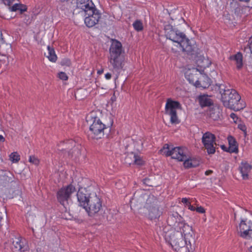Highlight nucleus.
<instances>
[{
	"label": "nucleus",
	"instance_id": "nucleus-61",
	"mask_svg": "<svg viewBox=\"0 0 252 252\" xmlns=\"http://www.w3.org/2000/svg\"><path fill=\"white\" fill-rule=\"evenodd\" d=\"M102 71H103L102 70H101V71L98 70L97 73L100 74H101L102 72Z\"/></svg>",
	"mask_w": 252,
	"mask_h": 252
},
{
	"label": "nucleus",
	"instance_id": "nucleus-38",
	"mask_svg": "<svg viewBox=\"0 0 252 252\" xmlns=\"http://www.w3.org/2000/svg\"><path fill=\"white\" fill-rule=\"evenodd\" d=\"M183 161H184V165L186 168L195 167V164L192 165L191 159H189L187 155H186V158Z\"/></svg>",
	"mask_w": 252,
	"mask_h": 252
},
{
	"label": "nucleus",
	"instance_id": "nucleus-35",
	"mask_svg": "<svg viewBox=\"0 0 252 252\" xmlns=\"http://www.w3.org/2000/svg\"><path fill=\"white\" fill-rule=\"evenodd\" d=\"M134 29L137 32L141 31L143 29L142 22L139 20H136L133 24Z\"/></svg>",
	"mask_w": 252,
	"mask_h": 252
},
{
	"label": "nucleus",
	"instance_id": "nucleus-8",
	"mask_svg": "<svg viewBox=\"0 0 252 252\" xmlns=\"http://www.w3.org/2000/svg\"><path fill=\"white\" fill-rule=\"evenodd\" d=\"M160 202L153 195L150 196L145 206L148 211V217L152 220L158 219L162 213V209L160 207Z\"/></svg>",
	"mask_w": 252,
	"mask_h": 252
},
{
	"label": "nucleus",
	"instance_id": "nucleus-9",
	"mask_svg": "<svg viewBox=\"0 0 252 252\" xmlns=\"http://www.w3.org/2000/svg\"><path fill=\"white\" fill-rule=\"evenodd\" d=\"M85 207H83L90 217L97 214L102 208V202L100 198L96 195V191L91 193Z\"/></svg>",
	"mask_w": 252,
	"mask_h": 252
},
{
	"label": "nucleus",
	"instance_id": "nucleus-14",
	"mask_svg": "<svg viewBox=\"0 0 252 252\" xmlns=\"http://www.w3.org/2000/svg\"><path fill=\"white\" fill-rule=\"evenodd\" d=\"M215 141V135L210 132H206L203 134L202 142L209 155L214 154L216 152V148L214 146V145H216Z\"/></svg>",
	"mask_w": 252,
	"mask_h": 252
},
{
	"label": "nucleus",
	"instance_id": "nucleus-58",
	"mask_svg": "<svg viewBox=\"0 0 252 252\" xmlns=\"http://www.w3.org/2000/svg\"><path fill=\"white\" fill-rule=\"evenodd\" d=\"M249 250L250 252H252V246L250 247Z\"/></svg>",
	"mask_w": 252,
	"mask_h": 252
},
{
	"label": "nucleus",
	"instance_id": "nucleus-23",
	"mask_svg": "<svg viewBox=\"0 0 252 252\" xmlns=\"http://www.w3.org/2000/svg\"><path fill=\"white\" fill-rule=\"evenodd\" d=\"M252 168V165H250L247 162H242L239 167V170L242 174L244 180L249 179V173Z\"/></svg>",
	"mask_w": 252,
	"mask_h": 252
},
{
	"label": "nucleus",
	"instance_id": "nucleus-59",
	"mask_svg": "<svg viewBox=\"0 0 252 252\" xmlns=\"http://www.w3.org/2000/svg\"><path fill=\"white\" fill-rule=\"evenodd\" d=\"M2 2L3 3H4L5 5L6 4V1H5V0H1Z\"/></svg>",
	"mask_w": 252,
	"mask_h": 252
},
{
	"label": "nucleus",
	"instance_id": "nucleus-44",
	"mask_svg": "<svg viewBox=\"0 0 252 252\" xmlns=\"http://www.w3.org/2000/svg\"><path fill=\"white\" fill-rule=\"evenodd\" d=\"M244 51L245 52H246V53H249L250 52V53H251L250 57L251 58V56H252V49L251 48V45H250V43H249V45H247V46L245 47L244 48Z\"/></svg>",
	"mask_w": 252,
	"mask_h": 252
},
{
	"label": "nucleus",
	"instance_id": "nucleus-48",
	"mask_svg": "<svg viewBox=\"0 0 252 252\" xmlns=\"http://www.w3.org/2000/svg\"><path fill=\"white\" fill-rule=\"evenodd\" d=\"M182 202L183 203L186 204L187 206H188L189 203V202L188 199H187V198H183L182 199Z\"/></svg>",
	"mask_w": 252,
	"mask_h": 252
},
{
	"label": "nucleus",
	"instance_id": "nucleus-12",
	"mask_svg": "<svg viewBox=\"0 0 252 252\" xmlns=\"http://www.w3.org/2000/svg\"><path fill=\"white\" fill-rule=\"evenodd\" d=\"M150 196L151 195H148L146 193L140 194L139 192H135L130 200L131 208L140 209L142 207L145 208Z\"/></svg>",
	"mask_w": 252,
	"mask_h": 252
},
{
	"label": "nucleus",
	"instance_id": "nucleus-2",
	"mask_svg": "<svg viewBox=\"0 0 252 252\" xmlns=\"http://www.w3.org/2000/svg\"><path fill=\"white\" fill-rule=\"evenodd\" d=\"M164 31L167 38L176 43L171 48L173 53L182 52L189 54L192 52L193 48L190 44L189 39L184 33L174 28L170 24L164 26Z\"/></svg>",
	"mask_w": 252,
	"mask_h": 252
},
{
	"label": "nucleus",
	"instance_id": "nucleus-22",
	"mask_svg": "<svg viewBox=\"0 0 252 252\" xmlns=\"http://www.w3.org/2000/svg\"><path fill=\"white\" fill-rule=\"evenodd\" d=\"M211 84V79L205 74H201L195 85L196 87L206 89Z\"/></svg>",
	"mask_w": 252,
	"mask_h": 252
},
{
	"label": "nucleus",
	"instance_id": "nucleus-18",
	"mask_svg": "<svg viewBox=\"0 0 252 252\" xmlns=\"http://www.w3.org/2000/svg\"><path fill=\"white\" fill-rule=\"evenodd\" d=\"M126 164L131 165L134 164L138 165H141L144 164V161L138 155L131 152L128 154L125 158Z\"/></svg>",
	"mask_w": 252,
	"mask_h": 252
},
{
	"label": "nucleus",
	"instance_id": "nucleus-34",
	"mask_svg": "<svg viewBox=\"0 0 252 252\" xmlns=\"http://www.w3.org/2000/svg\"><path fill=\"white\" fill-rule=\"evenodd\" d=\"M48 53L47 55V57L48 58L49 61L52 62H55L57 61V57L55 54L54 49L50 46H48Z\"/></svg>",
	"mask_w": 252,
	"mask_h": 252
},
{
	"label": "nucleus",
	"instance_id": "nucleus-31",
	"mask_svg": "<svg viewBox=\"0 0 252 252\" xmlns=\"http://www.w3.org/2000/svg\"><path fill=\"white\" fill-rule=\"evenodd\" d=\"M11 11L15 12L19 11L20 14H22L24 12L27 11V7L26 5L22 3H15L13 6L9 7Z\"/></svg>",
	"mask_w": 252,
	"mask_h": 252
},
{
	"label": "nucleus",
	"instance_id": "nucleus-47",
	"mask_svg": "<svg viewBox=\"0 0 252 252\" xmlns=\"http://www.w3.org/2000/svg\"><path fill=\"white\" fill-rule=\"evenodd\" d=\"M191 160V162L192 165L195 164V167L199 165V161L195 159H190Z\"/></svg>",
	"mask_w": 252,
	"mask_h": 252
},
{
	"label": "nucleus",
	"instance_id": "nucleus-36",
	"mask_svg": "<svg viewBox=\"0 0 252 252\" xmlns=\"http://www.w3.org/2000/svg\"><path fill=\"white\" fill-rule=\"evenodd\" d=\"M9 61L8 56H0V66L5 68L8 64Z\"/></svg>",
	"mask_w": 252,
	"mask_h": 252
},
{
	"label": "nucleus",
	"instance_id": "nucleus-20",
	"mask_svg": "<svg viewBox=\"0 0 252 252\" xmlns=\"http://www.w3.org/2000/svg\"><path fill=\"white\" fill-rule=\"evenodd\" d=\"M76 6L78 8L82 9L85 12L95 7L91 0H77Z\"/></svg>",
	"mask_w": 252,
	"mask_h": 252
},
{
	"label": "nucleus",
	"instance_id": "nucleus-45",
	"mask_svg": "<svg viewBox=\"0 0 252 252\" xmlns=\"http://www.w3.org/2000/svg\"><path fill=\"white\" fill-rule=\"evenodd\" d=\"M70 5L69 3L67 1L64 2L63 4L61 5L60 7V9L62 10H64L65 8H67V7Z\"/></svg>",
	"mask_w": 252,
	"mask_h": 252
},
{
	"label": "nucleus",
	"instance_id": "nucleus-60",
	"mask_svg": "<svg viewBox=\"0 0 252 252\" xmlns=\"http://www.w3.org/2000/svg\"><path fill=\"white\" fill-rule=\"evenodd\" d=\"M235 114L232 113L231 114L230 116H231V118H233L234 116H235Z\"/></svg>",
	"mask_w": 252,
	"mask_h": 252
},
{
	"label": "nucleus",
	"instance_id": "nucleus-28",
	"mask_svg": "<svg viewBox=\"0 0 252 252\" xmlns=\"http://www.w3.org/2000/svg\"><path fill=\"white\" fill-rule=\"evenodd\" d=\"M198 99L201 107L210 106L213 104L212 100L208 97V95H200L198 96Z\"/></svg>",
	"mask_w": 252,
	"mask_h": 252
},
{
	"label": "nucleus",
	"instance_id": "nucleus-49",
	"mask_svg": "<svg viewBox=\"0 0 252 252\" xmlns=\"http://www.w3.org/2000/svg\"><path fill=\"white\" fill-rule=\"evenodd\" d=\"M188 207H189V209L191 211H195V209L196 208L194 206H193L192 205H191L190 203H189V205H188Z\"/></svg>",
	"mask_w": 252,
	"mask_h": 252
},
{
	"label": "nucleus",
	"instance_id": "nucleus-50",
	"mask_svg": "<svg viewBox=\"0 0 252 252\" xmlns=\"http://www.w3.org/2000/svg\"><path fill=\"white\" fill-rule=\"evenodd\" d=\"M220 147H221V149L223 150L224 151L228 152V148L226 146H225L224 145H221Z\"/></svg>",
	"mask_w": 252,
	"mask_h": 252
},
{
	"label": "nucleus",
	"instance_id": "nucleus-41",
	"mask_svg": "<svg viewBox=\"0 0 252 252\" xmlns=\"http://www.w3.org/2000/svg\"><path fill=\"white\" fill-rule=\"evenodd\" d=\"M58 77L60 78V79L66 81L68 79V76H67L66 74L64 72H60L58 74Z\"/></svg>",
	"mask_w": 252,
	"mask_h": 252
},
{
	"label": "nucleus",
	"instance_id": "nucleus-40",
	"mask_svg": "<svg viewBox=\"0 0 252 252\" xmlns=\"http://www.w3.org/2000/svg\"><path fill=\"white\" fill-rule=\"evenodd\" d=\"M71 64V63L70 60L67 58L63 59L61 62V64L63 66L65 65V66H70Z\"/></svg>",
	"mask_w": 252,
	"mask_h": 252
},
{
	"label": "nucleus",
	"instance_id": "nucleus-43",
	"mask_svg": "<svg viewBox=\"0 0 252 252\" xmlns=\"http://www.w3.org/2000/svg\"><path fill=\"white\" fill-rule=\"evenodd\" d=\"M143 182L146 185L149 187H153V184L152 182L150 181V179L147 178H146L143 180Z\"/></svg>",
	"mask_w": 252,
	"mask_h": 252
},
{
	"label": "nucleus",
	"instance_id": "nucleus-5",
	"mask_svg": "<svg viewBox=\"0 0 252 252\" xmlns=\"http://www.w3.org/2000/svg\"><path fill=\"white\" fill-rule=\"evenodd\" d=\"M86 121L91 124L88 132V137L92 139H98L103 137L104 130L107 128L103 124L96 112H92L86 117Z\"/></svg>",
	"mask_w": 252,
	"mask_h": 252
},
{
	"label": "nucleus",
	"instance_id": "nucleus-25",
	"mask_svg": "<svg viewBox=\"0 0 252 252\" xmlns=\"http://www.w3.org/2000/svg\"><path fill=\"white\" fill-rule=\"evenodd\" d=\"M227 140L229 144V147H228V153H238V144L235 138L231 135H229L227 137Z\"/></svg>",
	"mask_w": 252,
	"mask_h": 252
},
{
	"label": "nucleus",
	"instance_id": "nucleus-30",
	"mask_svg": "<svg viewBox=\"0 0 252 252\" xmlns=\"http://www.w3.org/2000/svg\"><path fill=\"white\" fill-rule=\"evenodd\" d=\"M230 60L235 61L236 62V67L238 69H240L243 66V56L241 53L238 52L234 56L230 57Z\"/></svg>",
	"mask_w": 252,
	"mask_h": 252
},
{
	"label": "nucleus",
	"instance_id": "nucleus-64",
	"mask_svg": "<svg viewBox=\"0 0 252 252\" xmlns=\"http://www.w3.org/2000/svg\"><path fill=\"white\" fill-rule=\"evenodd\" d=\"M6 197H8L9 198H11V197H10V196H9V197H8V196H6Z\"/></svg>",
	"mask_w": 252,
	"mask_h": 252
},
{
	"label": "nucleus",
	"instance_id": "nucleus-54",
	"mask_svg": "<svg viewBox=\"0 0 252 252\" xmlns=\"http://www.w3.org/2000/svg\"><path fill=\"white\" fill-rule=\"evenodd\" d=\"M239 127L243 131H245L246 129L245 126H239Z\"/></svg>",
	"mask_w": 252,
	"mask_h": 252
},
{
	"label": "nucleus",
	"instance_id": "nucleus-11",
	"mask_svg": "<svg viewBox=\"0 0 252 252\" xmlns=\"http://www.w3.org/2000/svg\"><path fill=\"white\" fill-rule=\"evenodd\" d=\"M97 189L94 185L92 184L87 186V187L79 188L77 193V197L79 205L83 207H85L87 204L88 200L90 196H91V193L92 192L96 191Z\"/></svg>",
	"mask_w": 252,
	"mask_h": 252
},
{
	"label": "nucleus",
	"instance_id": "nucleus-29",
	"mask_svg": "<svg viewBox=\"0 0 252 252\" xmlns=\"http://www.w3.org/2000/svg\"><path fill=\"white\" fill-rule=\"evenodd\" d=\"M230 7L232 9V11L237 15H241L244 10H247L248 7L247 6L242 7L240 6L237 1H232L230 4Z\"/></svg>",
	"mask_w": 252,
	"mask_h": 252
},
{
	"label": "nucleus",
	"instance_id": "nucleus-13",
	"mask_svg": "<svg viewBox=\"0 0 252 252\" xmlns=\"http://www.w3.org/2000/svg\"><path fill=\"white\" fill-rule=\"evenodd\" d=\"M75 191V188L71 184L60 189L57 192L58 201L63 205H64L70 198L72 193Z\"/></svg>",
	"mask_w": 252,
	"mask_h": 252
},
{
	"label": "nucleus",
	"instance_id": "nucleus-27",
	"mask_svg": "<svg viewBox=\"0 0 252 252\" xmlns=\"http://www.w3.org/2000/svg\"><path fill=\"white\" fill-rule=\"evenodd\" d=\"M75 142L72 140H67L66 142H61L58 145V149L62 152H67L68 153L69 150L72 148Z\"/></svg>",
	"mask_w": 252,
	"mask_h": 252
},
{
	"label": "nucleus",
	"instance_id": "nucleus-6",
	"mask_svg": "<svg viewBox=\"0 0 252 252\" xmlns=\"http://www.w3.org/2000/svg\"><path fill=\"white\" fill-rule=\"evenodd\" d=\"M168 224L174 227V229L182 230L183 233H185L187 239H189L191 242H193V238L191 237L190 234L192 233V227L186 223L183 218L179 215L177 212H170L168 214L167 219Z\"/></svg>",
	"mask_w": 252,
	"mask_h": 252
},
{
	"label": "nucleus",
	"instance_id": "nucleus-56",
	"mask_svg": "<svg viewBox=\"0 0 252 252\" xmlns=\"http://www.w3.org/2000/svg\"><path fill=\"white\" fill-rule=\"evenodd\" d=\"M179 21L181 23H185V20L183 18H181L180 20H179Z\"/></svg>",
	"mask_w": 252,
	"mask_h": 252
},
{
	"label": "nucleus",
	"instance_id": "nucleus-15",
	"mask_svg": "<svg viewBox=\"0 0 252 252\" xmlns=\"http://www.w3.org/2000/svg\"><path fill=\"white\" fill-rule=\"evenodd\" d=\"M238 234L239 235L246 239H252V221L246 222V219H242L239 224Z\"/></svg>",
	"mask_w": 252,
	"mask_h": 252
},
{
	"label": "nucleus",
	"instance_id": "nucleus-16",
	"mask_svg": "<svg viewBox=\"0 0 252 252\" xmlns=\"http://www.w3.org/2000/svg\"><path fill=\"white\" fill-rule=\"evenodd\" d=\"M92 9L85 12L86 16L84 20L85 23L89 28L93 27L98 24L101 18V14L95 7Z\"/></svg>",
	"mask_w": 252,
	"mask_h": 252
},
{
	"label": "nucleus",
	"instance_id": "nucleus-42",
	"mask_svg": "<svg viewBox=\"0 0 252 252\" xmlns=\"http://www.w3.org/2000/svg\"><path fill=\"white\" fill-rule=\"evenodd\" d=\"M114 219V213H112L111 210L109 211L108 215L106 216V219L108 221H112Z\"/></svg>",
	"mask_w": 252,
	"mask_h": 252
},
{
	"label": "nucleus",
	"instance_id": "nucleus-55",
	"mask_svg": "<svg viewBox=\"0 0 252 252\" xmlns=\"http://www.w3.org/2000/svg\"><path fill=\"white\" fill-rule=\"evenodd\" d=\"M5 141V138L2 135H0V142H3Z\"/></svg>",
	"mask_w": 252,
	"mask_h": 252
},
{
	"label": "nucleus",
	"instance_id": "nucleus-39",
	"mask_svg": "<svg viewBox=\"0 0 252 252\" xmlns=\"http://www.w3.org/2000/svg\"><path fill=\"white\" fill-rule=\"evenodd\" d=\"M29 162L38 165L39 163V159L34 156H31L29 158Z\"/></svg>",
	"mask_w": 252,
	"mask_h": 252
},
{
	"label": "nucleus",
	"instance_id": "nucleus-17",
	"mask_svg": "<svg viewBox=\"0 0 252 252\" xmlns=\"http://www.w3.org/2000/svg\"><path fill=\"white\" fill-rule=\"evenodd\" d=\"M17 179L9 171L1 170L0 172V186L8 187L10 183H16Z\"/></svg>",
	"mask_w": 252,
	"mask_h": 252
},
{
	"label": "nucleus",
	"instance_id": "nucleus-52",
	"mask_svg": "<svg viewBox=\"0 0 252 252\" xmlns=\"http://www.w3.org/2000/svg\"><path fill=\"white\" fill-rule=\"evenodd\" d=\"M212 173H213V171L212 170H207L205 172V174L206 175H209L211 174Z\"/></svg>",
	"mask_w": 252,
	"mask_h": 252
},
{
	"label": "nucleus",
	"instance_id": "nucleus-57",
	"mask_svg": "<svg viewBox=\"0 0 252 252\" xmlns=\"http://www.w3.org/2000/svg\"><path fill=\"white\" fill-rule=\"evenodd\" d=\"M111 100L112 101H116V97L115 96H113V97H111Z\"/></svg>",
	"mask_w": 252,
	"mask_h": 252
},
{
	"label": "nucleus",
	"instance_id": "nucleus-53",
	"mask_svg": "<svg viewBox=\"0 0 252 252\" xmlns=\"http://www.w3.org/2000/svg\"><path fill=\"white\" fill-rule=\"evenodd\" d=\"M249 43L251 45V48L252 49V56H251V58L252 59V36L251 37V38H250V40H249Z\"/></svg>",
	"mask_w": 252,
	"mask_h": 252
},
{
	"label": "nucleus",
	"instance_id": "nucleus-51",
	"mask_svg": "<svg viewBox=\"0 0 252 252\" xmlns=\"http://www.w3.org/2000/svg\"><path fill=\"white\" fill-rule=\"evenodd\" d=\"M105 77L106 79H110L111 78V74L110 73H107L105 75Z\"/></svg>",
	"mask_w": 252,
	"mask_h": 252
},
{
	"label": "nucleus",
	"instance_id": "nucleus-37",
	"mask_svg": "<svg viewBox=\"0 0 252 252\" xmlns=\"http://www.w3.org/2000/svg\"><path fill=\"white\" fill-rule=\"evenodd\" d=\"M9 159L12 162H17L20 159V155L17 152L12 153L9 155Z\"/></svg>",
	"mask_w": 252,
	"mask_h": 252
},
{
	"label": "nucleus",
	"instance_id": "nucleus-46",
	"mask_svg": "<svg viewBox=\"0 0 252 252\" xmlns=\"http://www.w3.org/2000/svg\"><path fill=\"white\" fill-rule=\"evenodd\" d=\"M195 210L196 212L199 213H204L205 212V210L204 208L201 206L197 207L196 208Z\"/></svg>",
	"mask_w": 252,
	"mask_h": 252
},
{
	"label": "nucleus",
	"instance_id": "nucleus-21",
	"mask_svg": "<svg viewBox=\"0 0 252 252\" xmlns=\"http://www.w3.org/2000/svg\"><path fill=\"white\" fill-rule=\"evenodd\" d=\"M2 36V33L0 32V55L8 56L9 53L12 51L11 46L10 44L5 43Z\"/></svg>",
	"mask_w": 252,
	"mask_h": 252
},
{
	"label": "nucleus",
	"instance_id": "nucleus-7",
	"mask_svg": "<svg viewBox=\"0 0 252 252\" xmlns=\"http://www.w3.org/2000/svg\"><path fill=\"white\" fill-rule=\"evenodd\" d=\"M185 149L179 147H173L168 144H165L159 151L161 154L166 157L171 156L172 158L183 161L186 158Z\"/></svg>",
	"mask_w": 252,
	"mask_h": 252
},
{
	"label": "nucleus",
	"instance_id": "nucleus-24",
	"mask_svg": "<svg viewBox=\"0 0 252 252\" xmlns=\"http://www.w3.org/2000/svg\"><path fill=\"white\" fill-rule=\"evenodd\" d=\"M11 249L13 252H25L26 250L22 246L21 240L19 238H12Z\"/></svg>",
	"mask_w": 252,
	"mask_h": 252
},
{
	"label": "nucleus",
	"instance_id": "nucleus-33",
	"mask_svg": "<svg viewBox=\"0 0 252 252\" xmlns=\"http://www.w3.org/2000/svg\"><path fill=\"white\" fill-rule=\"evenodd\" d=\"M7 217L6 209L4 207L0 208V226L6 223Z\"/></svg>",
	"mask_w": 252,
	"mask_h": 252
},
{
	"label": "nucleus",
	"instance_id": "nucleus-32",
	"mask_svg": "<svg viewBox=\"0 0 252 252\" xmlns=\"http://www.w3.org/2000/svg\"><path fill=\"white\" fill-rule=\"evenodd\" d=\"M81 154L80 151L78 147H76L75 144L73 145L72 148H71L68 151V156L70 158H76Z\"/></svg>",
	"mask_w": 252,
	"mask_h": 252
},
{
	"label": "nucleus",
	"instance_id": "nucleus-3",
	"mask_svg": "<svg viewBox=\"0 0 252 252\" xmlns=\"http://www.w3.org/2000/svg\"><path fill=\"white\" fill-rule=\"evenodd\" d=\"M218 90L221 94V101L227 108L238 111L245 107L241 101V96L234 89H230L225 84H217Z\"/></svg>",
	"mask_w": 252,
	"mask_h": 252
},
{
	"label": "nucleus",
	"instance_id": "nucleus-26",
	"mask_svg": "<svg viewBox=\"0 0 252 252\" xmlns=\"http://www.w3.org/2000/svg\"><path fill=\"white\" fill-rule=\"evenodd\" d=\"M207 114L208 117L213 121H218L220 118V110L218 107L210 108Z\"/></svg>",
	"mask_w": 252,
	"mask_h": 252
},
{
	"label": "nucleus",
	"instance_id": "nucleus-63",
	"mask_svg": "<svg viewBox=\"0 0 252 252\" xmlns=\"http://www.w3.org/2000/svg\"><path fill=\"white\" fill-rule=\"evenodd\" d=\"M236 214H234V219H235V220L236 219Z\"/></svg>",
	"mask_w": 252,
	"mask_h": 252
},
{
	"label": "nucleus",
	"instance_id": "nucleus-10",
	"mask_svg": "<svg viewBox=\"0 0 252 252\" xmlns=\"http://www.w3.org/2000/svg\"><path fill=\"white\" fill-rule=\"evenodd\" d=\"M177 109H182L180 103L170 98L167 99L165 106V113L170 116V122L172 124H176L180 123L177 116Z\"/></svg>",
	"mask_w": 252,
	"mask_h": 252
},
{
	"label": "nucleus",
	"instance_id": "nucleus-4",
	"mask_svg": "<svg viewBox=\"0 0 252 252\" xmlns=\"http://www.w3.org/2000/svg\"><path fill=\"white\" fill-rule=\"evenodd\" d=\"M109 62L114 71L119 72L122 70L125 65V51L123 49L122 43L114 39L109 48Z\"/></svg>",
	"mask_w": 252,
	"mask_h": 252
},
{
	"label": "nucleus",
	"instance_id": "nucleus-19",
	"mask_svg": "<svg viewBox=\"0 0 252 252\" xmlns=\"http://www.w3.org/2000/svg\"><path fill=\"white\" fill-rule=\"evenodd\" d=\"M200 73L198 72V70L196 68H193L189 70L185 73L186 78L190 83L193 84L195 86L198 80L199 76Z\"/></svg>",
	"mask_w": 252,
	"mask_h": 252
},
{
	"label": "nucleus",
	"instance_id": "nucleus-1",
	"mask_svg": "<svg viewBox=\"0 0 252 252\" xmlns=\"http://www.w3.org/2000/svg\"><path fill=\"white\" fill-rule=\"evenodd\" d=\"M193 238L191 242L187 239L183 230H176L173 228L169 229L167 227L163 228L161 234L164 237L165 241L172 246L177 252H193L195 248V235L192 230L190 233Z\"/></svg>",
	"mask_w": 252,
	"mask_h": 252
},
{
	"label": "nucleus",
	"instance_id": "nucleus-62",
	"mask_svg": "<svg viewBox=\"0 0 252 252\" xmlns=\"http://www.w3.org/2000/svg\"><path fill=\"white\" fill-rule=\"evenodd\" d=\"M0 129H1L2 131H3L2 129V126L1 125H0Z\"/></svg>",
	"mask_w": 252,
	"mask_h": 252
}]
</instances>
